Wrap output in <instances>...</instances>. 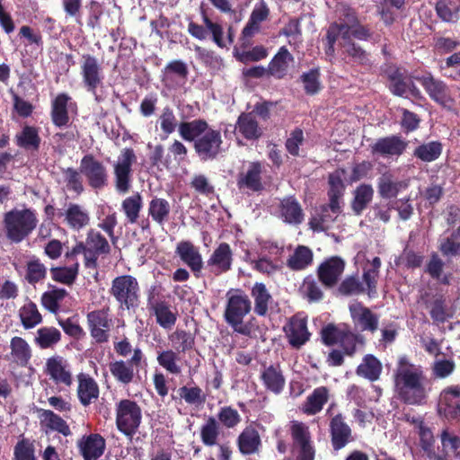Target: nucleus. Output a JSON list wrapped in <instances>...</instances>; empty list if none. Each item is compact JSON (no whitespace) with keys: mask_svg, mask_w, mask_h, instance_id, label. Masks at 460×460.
<instances>
[{"mask_svg":"<svg viewBox=\"0 0 460 460\" xmlns=\"http://www.w3.org/2000/svg\"><path fill=\"white\" fill-rule=\"evenodd\" d=\"M313 261L312 251L303 245L298 246L288 261V266L294 270H301L311 264Z\"/></svg>","mask_w":460,"mask_h":460,"instance_id":"52","label":"nucleus"},{"mask_svg":"<svg viewBox=\"0 0 460 460\" xmlns=\"http://www.w3.org/2000/svg\"><path fill=\"white\" fill-rule=\"evenodd\" d=\"M438 15L445 22H456L459 18L460 6L453 0H440L437 3Z\"/></svg>","mask_w":460,"mask_h":460,"instance_id":"58","label":"nucleus"},{"mask_svg":"<svg viewBox=\"0 0 460 460\" xmlns=\"http://www.w3.org/2000/svg\"><path fill=\"white\" fill-rule=\"evenodd\" d=\"M226 306L225 310L226 322L234 329V332L247 335L250 333V328L243 323V317L251 311V301L247 295L240 289H231L227 291Z\"/></svg>","mask_w":460,"mask_h":460,"instance_id":"3","label":"nucleus"},{"mask_svg":"<svg viewBox=\"0 0 460 460\" xmlns=\"http://www.w3.org/2000/svg\"><path fill=\"white\" fill-rule=\"evenodd\" d=\"M406 143L399 137L391 136L378 139L372 146L374 154L383 156L400 155L406 148Z\"/></svg>","mask_w":460,"mask_h":460,"instance_id":"26","label":"nucleus"},{"mask_svg":"<svg viewBox=\"0 0 460 460\" xmlns=\"http://www.w3.org/2000/svg\"><path fill=\"white\" fill-rule=\"evenodd\" d=\"M382 372L381 362L373 355H366L362 363L357 368V374L370 381L379 378Z\"/></svg>","mask_w":460,"mask_h":460,"instance_id":"44","label":"nucleus"},{"mask_svg":"<svg viewBox=\"0 0 460 460\" xmlns=\"http://www.w3.org/2000/svg\"><path fill=\"white\" fill-rule=\"evenodd\" d=\"M262 165L259 162L249 163L247 168L239 173L237 186L240 190L259 191L262 189L261 183Z\"/></svg>","mask_w":460,"mask_h":460,"instance_id":"22","label":"nucleus"},{"mask_svg":"<svg viewBox=\"0 0 460 460\" xmlns=\"http://www.w3.org/2000/svg\"><path fill=\"white\" fill-rule=\"evenodd\" d=\"M439 249L445 256H460V229L457 228L450 236L442 238Z\"/></svg>","mask_w":460,"mask_h":460,"instance_id":"59","label":"nucleus"},{"mask_svg":"<svg viewBox=\"0 0 460 460\" xmlns=\"http://www.w3.org/2000/svg\"><path fill=\"white\" fill-rule=\"evenodd\" d=\"M45 372L57 385L70 386L73 383L69 364L61 356L56 355L48 358Z\"/></svg>","mask_w":460,"mask_h":460,"instance_id":"16","label":"nucleus"},{"mask_svg":"<svg viewBox=\"0 0 460 460\" xmlns=\"http://www.w3.org/2000/svg\"><path fill=\"white\" fill-rule=\"evenodd\" d=\"M385 73L390 81L389 88L391 92L398 96H405L408 93L410 84L405 81L400 70L395 66H389Z\"/></svg>","mask_w":460,"mask_h":460,"instance_id":"49","label":"nucleus"},{"mask_svg":"<svg viewBox=\"0 0 460 460\" xmlns=\"http://www.w3.org/2000/svg\"><path fill=\"white\" fill-rule=\"evenodd\" d=\"M300 80L307 94L314 95L321 90L319 68H312L307 72H304L300 76Z\"/></svg>","mask_w":460,"mask_h":460,"instance_id":"61","label":"nucleus"},{"mask_svg":"<svg viewBox=\"0 0 460 460\" xmlns=\"http://www.w3.org/2000/svg\"><path fill=\"white\" fill-rule=\"evenodd\" d=\"M236 128L246 139H256L262 133L256 120L255 114L252 112L241 114L237 120Z\"/></svg>","mask_w":460,"mask_h":460,"instance_id":"37","label":"nucleus"},{"mask_svg":"<svg viewBox=\"0 0 460 460\" xmlns=\"http://www.w3.org/2000/svg\"><path fill=\"white\" fill-rule=\"evenodd\" d=\"M39 418L42 427L57 431L65 437L71 435V430L66 422L50 410H39Z\"/></svg>","mask_w":460,"mask_h":460,"instance_id":"33","label":"nucleus"},{"mask_svg":"<svg viewBox=\"0 0 460 460\" xmlns=\"http://www.w3.org/2000/svg\"><path fill=\"white\" fill-rule=\"evenodd\" d=\"M280 212L285 222L299 224L303 220L301 207L292 197H288L281 201Z\"/></svg>","mask_w":460,"mask_h":460,"instance_id":"48","label":"nucleus"},{"mask_svg":"<svg viewBox=\"0 0 460 460\" xmlns=\"http://www.w3.org/2000/svg\"><path fill=\"white\" fill-rule=\"evenodd\" d=\"M178 394L188 404L199 405L206 400L202 390L198 386H182L178 390Z\"/></svg>","mask_w":460,"mask_h":460,"instance_id":"64","label":"nucleus"},{"mask_svg":"<svg viewBox=\"0 0 460 460\" xmlns=\"http://www.w3.org/2000/svg\"><path fill=\"white\" fill-rule=\"evenodd\" d=\"M157 123L161 130L165 134V137L173 133L176 128L179 129L180 126L172 109L169 106L163 109L158 117Z\"/></svg>","mask_w":460,"mask_h":460,"instance_id":"56","label":"nucleus"},{"mask_svg":"<svg viewBox=\"0 0 460 460\" xmlns=\"http://www.w3.org/2000/svg\"><path fill=\"white\" fill-rule=\"evenodd\" d=\"M294 58L286 47H281L269 65V73L276 78H283Z\"/></svg>","mask_w":460,"mask_h":460,"instance_id":"35","label":"nucleus"},{"mask_svg":"<svg viewBox=\"0 0 460 460\" xmlns=\"http://www.w3.org/2000/svg\"><path fill=\"white\" fill-rule=\"evenodd\" d=\"M40 138L38 130L30 126H25L17 136V145L26 149H37L40 146Z\"/></svg>","mask_w":460,"mask_h":460,"instance_id":"62","label":"nucleus"},{"mask_svg":"<svg viewBox=\"0 0 460 460\" xmlns=\"http://www.w3.org/2000/svg\"><path fill=\"white\" fill-rule=\"evenodd\" d=\"M238 447L243 455H252L259 451L261 441L259 432L253 427H246L239 435Z\"/></svg>","mask_w":460,"mask_h":460,"instance_id":"32","label":"nucleus"},{"mask_svg":"<svg viewBox=\"0 0 460 460\" xmlns=\"http://www.w3.org/2000/svg\"><path fill=\"white\" fill-rule=\"evenodd\" d=\"M175 253L191 271L197 275L203 268V260L199 250L190 241H181L177 243Z\"/></svg>","mask_w":460,"mask_h":460,"instance_id":"19","label":"nucleus"},{"mask_svg":"<svg viewBox=\"0 0 460 460\" xmlns=\"http://www.w3.org/2000/svg\"><path fill=\"white\" fill-rule=\"evenodd\" d=\"M121 207L128 221L134 224L137 222L143 207L142 198L139 194L130 196L123 200Z\"/></svg>","mask_w":460,"mask_h":460,"instance_id":"54","label":"nucleus"},{"mask_svg":"<svg viewBox=\"0 0 460 460\" xmlns=\"http://www.w3.org/2000/svg\"><path fill=\"white\" fill-rule=\"evenodd\" d=\"M77 395L84 406L90 405L99 396V386L95 380L87 374L77 376Z\"/></svg>","mask_w":460,"mask_h":460,"instance_id":"24","label":"nucleus"},{"mask_svg":"<svg viewBox=\"0 0 460 460\" xmlns=\"http://www.w3.org/2000/svg\"><path fill=\"white\" fill-rule=\"evenodd\" d=\"M283 330L288 343L295 349H299L305 345L311 336L307 329L306 316L301 313L289 318Z\"/></svg>","mask_w":460,"mask_h":460,"instance_id":"12","label":"nucleus"},{"mask_svg":"<svg viewBox=\"0 0 460 460\" xmlns=\"http://www.w3.org/2000/svg\"><path fill=\"white\" fill-rule=\"evenodd\" d=\"M414 78L422 85L428 95L434 102L443 106L452 102L453 99L449 88L443 81L436 79L430 73L416 75Z\"/></svg>","mask_w":460,"mask_h":460,"instance_id":"13","label":"nucleus"},{"mask_svg":"<svg viewBox=\"0 0 460 460\" xmlns=\"http://www.w3.org/2000/svg\"><path fill=\"white\" fill-rule=\"evenodd\" d=\"M251 295L254 300V312L261 316L267 314L271 296L263 283H255Z\"/></svg>","mask_w":460,"mask_h":460,"instance_id":"42","label":"nucleus"},{"mask_svg":"<svg viewBox=\"0 0 460 460\" xmlns=\"http://www.w3.org/2000/svg\"><path fill=\"white\" fill-rule=\"evenodd\" d=\"M70 97L66 93H59L52 102V120L58 127L65 126L68 122L67 103Z\"/></svg>","mask_w":460,"mask_h":460,"instance_id":"46","label":"nucleus"},{"mask_svg":"<svg viewBox=\"0 0 460 460\" xmlns=\"http://www.w3.org/2000/svg\"><path fill=\"white\" fill-rule=\"evenodd\" d=\"M289 432L296 460H314L315 448L309 427L304 422L293 420L289 425Z\"/></svg>","mask_w":460,"mask_h":460,"instance_id":"8","label":"nucleus"},{"mask_svg":"<svg viewBox=\"0 0 460 460\" xmlns=\"http://www.w3.org/2000/svg\"><path fill=\"white\" fill-rule=\"evenodd\" d=\"M85 242L88 247L85 266L87 268H95L98 256L110 252V244L100 232L93 229L87 233Z\"/></svg>","mask_w":460,"mask_h":460,"instance_id":"17","label":"nucleus"},{"mask_svg":"<svg viewBox=\"0 0 460 460\" xmlns=\"http://www.w3.org/2000/svg\"><path fill=\"white\" fill-rule=\"evenodd\" d=\"M409 183V179L394 181L391 175L384 174L378 181V192L385 199L394 198L399 191L407 189Z\"/></svg>","mask_w":460,"mask_h":460,"instance_id":"38","label":"nucleus"},{"mask_svg":"<svg viewBox=\"0 0 460 460\" xmlns=\"http://www.w3.org/2000/svg\"><path fill=\"white\" fill-rule=\"evenodd\" d=\"M47 268L39 259H31L26 265L25 279L30 284H35L45 279Z\"/></svg>","mask_w":460,"mask_h":460,"instance_id":"63","label":"nucleus"},{"mask_svg":"<svg viewBox=\"0 0 460 460\" xmlns=\"http://www.w3.org/2000/svg\"><path fill=\"white\" fill-rule=\"evenodd\" d=\"M345 263L339 257H332L321 264L318 274L321 281L326 286H333L344 270Z\"/></svg>","mask_w":460,"mask_h":460,"instance_id":"23","label":"nucleus"},{"mask_svg":"<svg viewBox=\"0 0 460 460\" xmlns=\"http://www.w3.org/2000/svg\"><path fill=\"white\" fill-rule=\"evenodd\" d=\"M19 316L24 329H32L42 322V316L36 304L31 301L25 303L19 310Z\"/></svg>","mask_w":460,"mask_h":460,"instance_id":"47","label":"nucleus"},{"mask_svg":"<svg viewBox=\"0 0 460 460\" xmlns=\"http://www.w3.org/2000/svg\"><path fill=\"white\" fill-rule=\"evenodd\" d=\"M374 190L370 185L362 184L355 190V197L352 204L353 210L360 214L371 201Z\"/></svg>","mask_w":460,"mask_h":460,"instance_id":"55","label":"nucleus"},{"mask_svg":"<svg viewBox=\"0 0 460 460\" xmlns=\"http://www.w3.org/2000/svg\"><path fill=\"white\" fill-rule=\"evenodd\" d=\"M10 356L12 362L21 367H26L31 358V348L29 343L21 337H13L10 341Z\"/></svg>","mask_w":460,"mask_h":460,"instance_id":"29","label":"nucleus"},{"mask_svg":"<svg viewBox=\"0 0 460 460\" xmlns=\"http://www.w3.org/2000/svg\"><path fill=\"white\" fill-rule=\"evenodd\" d=\"M394 392L400 401L410 405H422L430 392L429 382L421 366L406 356L398 358L394 370Z\"/></svg>","mask_w":460,"mask_h":460,"instance_id":"1","label":"nucleus"},{"mask_svg":"<svg viewBox=\"0 0 460 460\" xmlns=\"http://www.w3.org/2000/svg\"><path fill=\"white\" fill-rule=\"evenodd\" d=\"M91 336L98 343L106 342L110 337L111 320L104 310L93 311L87 314Z\"/></svg>","mask_w":460,"mask_h":460,"instance_id":"14","label":"nucleus"},{"mask_svg":"<svg viewBox=\"0 0 460 460\" xmlns=\"http://www.w3.org/2000/svg\"><path fill=\"white\" fill-rule=\"evenodd\" d=\"M66 225L73 230H80L90 223V213L84 207L70 203L64 212Z\"/></svg>","mask_w":460,"mask_h":460,"instance_id":"27","label":"nucleus"},{"mask_svg":"<svg viewBox=\"0 0 460 460\" xmlns=\"http://www.w3.org/2000/svg\"><path fill=\"white\" fill-rule=\"evenodd\" d=\"M202 21L206 28L193 22H190L188 25V32L192 37L199 40H203L207 39L208 31H209L212 34L214 42L220 48L224 47L225 43L223 40V27L220 24L212 22L205 13H202Z\"/></svg>","mask_w":460,"mask_h":460,"instance_id":"15","label":"nucleus"},{"mask_svg":"<svg viewBox=\"0 0 460 460\" xmlns=\"http://www.w3.org/2000/svg\"><path fill=\"white\" fill-rule=\"evenodd\" d=\"M339 12L341 23L332 24L327 31V53L333 52V44L336 41L349 39L350 29L358 22L356 13L350 7L341 6Z\"/></svg>","mask_w":460,"mask_h":460,"instance_id":"10","label":"nucleus"},{"mask_svg":"<svg viewBox=\"0 0 460 460\" xmlns=\"http://www.w3.org/2000/svg\"><path fill=\"white\" fill-rule=\"evenodd\" d=\"M80 68L84 87L94 96L96 102H100L97 89L102 86L104 79L102 64L94 56L84 54L82 56Z\"/></svg>","mask_w":460,"mask_h":460,"instance_id":"7","label":"nucleus"},{"mask_svg":"<svg viewBox=\"0 0 460 460\" xmlns=\"http://www.w3.org/2000/svg\"><path fill=\"white\" fill-rule=\"evenodd\" d=\"M233 252L228 243H221L208 258L207 264L215 275H220L231 269Z\"/></svg>","mask_w":460,"mask_h":460,"instance_id":"20","label":"nucleus"},{"mask_svg":"<svg viewBox=\"0 0 460 460\" xmlns=\"http://www.w3.org/2000/svg\"><path fill=\"white\" fill-rule=\"evenodd\" d=\"M261 379L267 390L279 394L285 386V377L279 366L265 367L261 372Z\"/></svg>","mask_w":460,"mask_h":460,"instance_id":"28","label":"nucleus"},{"mask_svg":"<svg viewBox=\"0 0 460 460\" xmlns=\"http://www.w3.org/2000/svg\"><path fill=\"white\" fill-rule=\"evenodd\" d=\"M137 156L132 148H123L113 164L116 190L126 193L131 186L132 165Z\"/></svg>","mask_w":460,"mask_h":460,"instance_id":"9","label":"nucleus"},{"mask_svg":"<svg viewBox=\"0 0 460 460\" xmlns=\"http://www.w3.org/2000/svg\"><path fill=\"white\" fill-rule=\"evenodd\" d=\"M158 364L168 373L180 375L182 371L180 353L172 349H164L157 352Z\"/></svg>","mask_w":460,"mask_h":460,"instance_id":"39","label":"nucleus"},{"mask_svg":"<svg viewBox=\"0 0 460 460\" xmlns=\"http://www.w3.org/2000/svg\"><path fill=\"white\" fill-rule=\"evenodd\" d=\"M349 312L355 326L360 331L374 332L377 330L378 316L361 303L354 302L350 304Z\"/></svg>","mask_w":460,"mask_h":460,"instance_id":"18","label":"nucleus"},{"mask_svg":"<svg viewBox=\"0 0 460 460\" xmlns=\"http://www.w3.org/2000/svg\"><path fill=\"white\" fill-rule=\"evenodd\" d=\"M78 447L84 460H95L103 454L105 440L99 434H92L84 437L78 442Z\"/></svg>","mask_w":460,"mask_h":460,"instance_id":"25","label":"nucleus"},{"mask_svg":"<svg viewBox=\"0 0 460 460\" xmlns=\"http://www.w3.org/2000/svg\"><path fill=\"white\" fill-rule=\"evenodd\" d=\"M157 323L164 329H172L177 320V314L164 302H156L152 305Z\"/></svg>","mask_w":460,"mask_h":460,"instance_id":"45","label":"nucleus"},{"mask_svg":"<svg viewBox=\"0 0 460 460\" xmlns=\"http://www.w3.org/2000/svg\"><path fill=\"white\" fill-rule=\"evenodd\" d=\"M220 435V425L218 421L209 417L200 428V439L207 447L217 445Z\"/></svg>","mask_w":460,"mask_h":460,"instance_id":"50","label":"nucleus"},{"mask_svg":"<svg viewBox=\"0 0 460 460\" xmlns=\"http://www.w3.org/2000/svg\"><path fill=\"white\" fill-rule=\"evenodd\" d=\"M61 340V332L55 327H41L37 330L34 342L42 349H52Z\"/></svg>","mask_w":460,"mask_h":460,"instance_id":"41","label":"nucleus"},{"mask_svg":"<svg viewBox=\"0 0 460 460\" xmlns=\"http://www.w3.org/2000/svg\"><path fill=\"white\" fill-rule=\"evenodd\" d=\"M67 296L64 288L52 287L49 291L43 293L41 296L42 305L51 313H57L59 310L60 303Z\"/></svg>","mask_w":460,"mask_h":460,"instance_id":"53","label":"nucleus"},{"mask_svg":"<svg viewBox=\"0 0 460 460\" xmlns=\"http://www.w3.org/2000/svg\"><path fill=\"white\" fill-rule=\"evenodd\" d=\"M116 425L118 429L128 437L136 434L142 420L140 406L129 399L116 403Z\"/></svg>","mask_w":460,"mask_h":460,"instance_id":"6","label":"nucleus"},{"mask_svg":"<svg viewBox=\"0 0 460 460\" xmlns=\"http://www.w3.org/2000/svg\"><path fill=\"white\" fill-rule=\"evenodd\" d=\"M171 206L167 199L154 198L148 205V215L159 226H163L169 218Z\"/></svg>","mask_w":460,"mask_h":460,"instance_id":"40","label":"nucleus"},{"mask_svg":"<svg viewBox=\"0 0 460 460\" xmlns=\"http://www.w3.org/2000/svg\"><path fill=\"white\" fill-rule=\"evenodd\" d=\"M80 172L93 189H102L108 184V172L103 164L93 155H84L80 163Z\"/></svg>","mask_w":460,"mask_h":460,"instance_id":"11","label":"nucleus"},{"mask_svg":"<svg viewBox=\"0 0 460 460\" xmlns=\"http://www.w3.org/2000/svg\"><path fill=\"white\" fill-rule=\"evenodd\" d=\"M345 178L344 170H336L329 176V198L330 208L335 213L339 210L340 199L343 194L344 184L343 179Z\"/></svg>","mask_w":460,"mask_h":460,"instance_id":"36","label":"nucleus"},{"mask_svg":"<svg viewBox=\"0 0 460 460\" xmlns=\"http://www.w3.org/2000/svg\"><path fill=\"white\" fill-rule=\"evenodd\" d=\"M332 441L335 449L344 447L351 438V429L344 422L341 415H336L331 421Z\"/></svg>","mask_w":460,"mask_h":460,"instance_id":"30","label":"nucleus"},{"mask_svg":"<svg viewBox=\"0 0 460 460\" xmlns=\"http://www.w3.org/2000/svg\"><path fill=\"white\" fill-rule=\"evenodd\" d=\"M442 153V145L438 141H431L417 146L413 155L418 159L425 163H430L437 160Z\"/></svg>","mask_w":460,"mask_h":460,"instance_id":"51","label":"nucleus"},{"mask_svg":"<svg viewBox=\"0 0 460 460\" xmlns=\"http://www.w3.org/2000/svg\"><path fill=\"white\" fill-rule=\"evenodd\" d=\"M439 411L447 419H456L460 416V386L452 385L442 391Z\"/></svg>","mask_w":460,"mask_h":460,"instance_id":"21","label":"nucleus"},{"mask_svg":"<svg viewBox=\"0 0 460 460\" xmlns=\"http://www.w3.org/2000/svg\"><path fill=\"white\" fill-rule=\"evenodd\" d=\"M341 206L339 205V210L333 212L328 205L322 206L318 210L315 211L312 218L310 219L309 225L314 231H325L331 228L334 220L338 217L341 213Z\"/></svg>","mask_w":460,"mask_h":460,"instance_id":"31","label":"nucleus"},{"mask_svg":"<svg viewBox=\"0 0 460 460\" xmlns=\"http://www.w3.org/2000/svg\"><path fill=\"white\" fill-rule=\"evenodd\" d=\"M109 368L116 381L124 385L130 384L134 379L135 368L127 361L116 360L111 362Z\"/></svg>","mask_w":460,"mask_h":460,"instance_id":"43","label":"nucleus"},{"mask_svg":"<svg viewBox=\"0 0 460 460\" xmlns=\"http://www.w3.org/2000/svg\"><path fill=\"white\" fill-rule=\"evenodd\" d=\"M50 273L53 280L70 286L78 275V263L70 267L53 268Z\"/></svg>","mask_w":460,"mask_h":460,"instance_id":"60","label":"nucleus"},{"mask_svg":"<svg viewBox=\"0 0 460 460\" xmlns=\"http://www.w3.org/2000/svg\"><path fill=\"white\" fill-rule=\"evenodd\" d=\"M179 135L186 141H194V149L203 161L216 159L223 151L221 132L203 119L181 122Z\"/></svg>","mask_w":460,"mask_h":460,"instance_id":"2","label":"nucleus"},{"mask_svg":"<svg viewBox=\"0 0 460 460\" xmlns=\"http://www.w3.org/2000/svg\"><path fill=\"white\" fill-rule=\"evenodd\" d=\"M328 399L329 390L325 386L317 387L307 396L301 409L307 415H314L323 410Z\"/></svg>","mask_w":460,"mask_h":460,"instance_id":"34","label":"nucleus"},{"mask_svg":"<svg viewBox=\"0 0 460 460\" xmlns=\"http://www.w3.org/2000/svg\"><path fill=\"white\" fill-rule=\"evenodd\" d=\"M37 217L29 208L12 209L4 217V225L7 238L15 243H21L36 227Z\"/></svg>","mask_w":460,"mask_h":460,"instance_id":"4","label":"nucleus"},{"mask_svg":"<svg viewBox=\"0 0 460 460\" xmlns=\"http://www.w3.org/2000/svg\"><path fill=\"white\" fill-rule=\"evenodd\" d=\"M34 441L22 438L13 448L14 460H37Z\"/></svg>","mask_w":460,"mask_h":460,"instance_id":"57","label":"nucleus"},{"mask_svg":"<svg viewBox=\"0 0 460 460\" xmlns=\"http://www.w3.org/2000/svg\"><path fill=\"white\" fill-rule=\"evenodd\" d=\"M121 310L137 308L140 304V287L137 279L131 275L116 277L109 290Z\"/></svg>","mask_w":460,"mask_h":460,"instance_id":"5","label":"nucleus"}]
</instances>
